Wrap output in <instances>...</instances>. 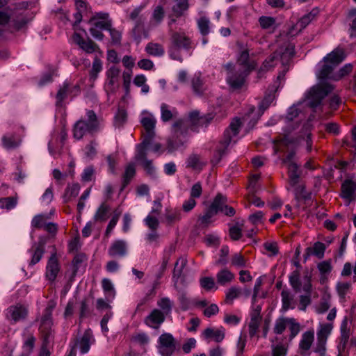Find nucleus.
Returning <instances> with one entry per match:
<instances>
[{
	"label": "nucleus",
	"mask_w": 356,
	"mask_h": 356,
	"mask_svg": "<svg viewBox=\"0 0 356 356\" xmlns=\"http://www.w3.org/2000/svg\"><path fill=\"white\" fill-rule=\"evenodd\" d=\"M294 187L295 196L297 200H299L300 197H301L304 200H309L312 199V193L306 192L305 185H296Z\"/></svg>",
	"instance_id": "nucleus-42"
},
{
	"label": "nucleus",
	"mask_w": 356,
	"mask_h": 356,
	"mask_svg": "<svg viewBox=\"0 0 356 356\" xmlns=\"http://www.w3.org/2000/svg\"><path fill=\"white\" fill-rule=\"evenodd\" d=\"M234 278V275L227 268L220 270L216 275L217 282L222 286L232 282Z\"/></svg>",
	"instance_id": "nucleus-29"
},
{
	"label": "nucleus",
	"mask_w": 356,
	"mask_h": 356,
	"mask_svg": "<svg viewBox=\"0 0 356 356\" xmlns=\"http://www.w3.org/2000/svg\"><path fill=\"white\" fill-rule=\"evenodd\" d=\"M122 62L123 66L126 67V70L122 73V88L124 91L122 100L125 101L127 98L131 99V67L134 66V61L131 56H124Z\"/></svg>",
	"instance_id": "nucleus-6"
},
{
	"label": "nucleus",
	"mask_w": 356,
	"mask_h": 356,
	"mask_svg": "<svg viewBox=\"0 0 356 356\" xmlns=\"http://www.w3.org/2000/svg\"><path fill=\"white\" fill-rule=\"evenodd\" d=\"M329 63H325L324 64L318 74V79L321 80H325L328 78V76L332 73L333 71L334 66L331 65Z\"/></svg>",
	"instance_id": "nucleus-53"
},
{
	"label": "nucleus",
	"mask_w": 356,
	"mask_h": 356,
	"mask_svg": "<svg viewBox=\"0 0 356 356\" xmlns=\"http://www.w3.org/2000/svg\"><path fill=\"white\" fill-rule=\"evenodd\" d=\"M102 70V65L101 60L95 58L92 63V70L90 71V78L92 79H96L97 77L98 73Z\"/></svg>",
	"instance_id": "nucleus-56"
},
{
	"label": "nucleus",
	"mask_w": 356,
	"mask_h": 356,
	"mask_svg": "<svg viewBox=\"0 0 356 356\" xmlns=\"http://www.w3.org/2000/svg\"><path fill=\"white\" fill-rule=\"evenodd\" d=\"M80 91L79 86L75 85L71 86L70 83L65 81L56 95V106H62L64 100H65L69 94L74 92V95H76Z\"/></svg>",
	"instance_id": "nucleus-12"
},
{
	"label": "nucleus",
	"mask_w": 356,
	"mask_h": 356,
	"mask_svg": "<svg viewBox=\"0 0 356 356\" xmlns=\"http://www.w3.org/2000/svg\"><path fill=\"white\" fill-rule=\"evenodd\" d=\"M47 238L44 236H40L38 242H34L29 252L31 254V259L29 262V266H34L38 264L43 257L45 250V244Z\"/></svg>",
	"instance_id": "nucleus-10"
},
{
	"label": "nucleus",
	"mask_w": 356,
	"mask_h": 356,
	"mask_svg": "<svg viewBox=\"0 0 356 356\" xmlns=\"http://www.w3.org/2000/svg\"><path fill=\"white\" fill-rule=\"evenodd\" d=\"M346 56L344 50L338 47L324 57L323 61L336 67L345 59Z\"/></svg>",
	"instance_id": "nucleus-18"
},
{
	"label": "nucleus",
	"mask_w": 356,
	"mask_h": 356,
	"mask_svg": "<svg viewBox=\"0 0 356 356\" xmlns=\"http://www.w3.org/2000/svg\"><path fill=\"white\" fill-rule=\"evenodd\" d=\"M110 211V207L105 202L102 203L94 216V220L101 222L106 221L108 218Z\"/></svg>",
	"instance_id": "nucleus-24"
},
{
	"label": "nucleus",
	"mask_w": 356,
	"mask_h": 356,
	"mask_svg": "<svg viewBox=\"0 0 356 356\" xmlns=\"http://www.w3.org/2000/svg\"><path fill=\"white\" fill-rule=\"evenodd\" d=\"M88 23L99 30H108L111 26L110 20H97L95 17L91 18Z\"/></svg>",
	"instance_id": "nucleus-44"
},
{
	"label": "nucleus",
	"mask_w": 356,
	"mask_h": 356,
	"mask_svg": "<svg viewBox=\"0 0 356 356\" xmlns=\"http://www.w3.org/2000/svg\"><path fill=\"white\" fill-rule=\"evenodd\" d=\"M288 319L289 318H280L277 320L274 327V332L275 334H280L285 330Z\"/></svg>",
	"instance_id": "nucleus-58"
},
{
	"label": "nucleus",
	"mask_w": 356,
	"mask_h": 356,
	"mask_svg": "<svg viewBox=\"0 0 356 356\" xmlns=\"http://www.w3.org/2000/svg\"><path fill=\"white\" fill-rule=\"evenodd\" d=\"M227 202V197L222 193H218L210 206L207 209L205 214L199 217V220L202 224L208 225L210 223L211 218L220 211L222 212L227 216H234L236 213V211L232 207L228 206Z\"/></svg>",
	"instance_id": "nucleus-1"
},
{
	"label": "nucleus",
	"mask_w": 356,
	"mask_h": 356,
	"mask_svg": "<svg viewBox=\"0 0 356 356\" xmlns=\"http://www.w3.org/2000/svg\"><path fill=\"white\" fill-rule=\"evenodd\" d=\"M185 143L186 141H184L179 138V136L178 138H177L175 134L174 133V135L172 137H170L167 139V150L169 153H172L179 147L183 146Z\"/></svg>",
	"instance_id": "nucleus-33"
},
{
	"label": "nucleus",
	"mask_w": 356,
	"mask_h": 356,
	"mask_svg": "<svg viewBox=\"0 0 356 356\" xmlns=\"http://www.w3.org/2000/svg\"><path fill=\"white\" fill-rule=\"evenodd\" d=\"M192 87L194 92L197 95H201L203 92L202 86L203 82L200 78V76H195L193 78L192 81Z\"/></svg>",
	"instance_id": "nucleus-61"
},
{
	"label": "nucleus",
	"mask_w": 356,
	"mask_h": 356,
	"mask_svg": "<svg viewBox=\"0 0 356 356\" xmlns=\"http://www.w3.org/2000/svg\"><path fill=\"white\" fill-rule=\"evenodd\" d=\"M289 282L296 293L300 291L302 284L300 280V272L298 270L292 272L289 276Z\"/></svg>",
	"instance_id": "nucleus-39"
},
{
	"label": "nucleus",
	"mask_w": 356,
	"mask_h": 356,
	"mask_svg": "<svg viewBox=\"0 0 356 356\" xmlns=\"http://www.w3.org/2000/svg\"><path fill=\"white\" fill-rule=\"evenodd\" d=\"M254 70L252 66L249 70H244L243 72L236 74H231L227 76V82L233 90L241 89L245 83V78Z\"/></svg>",
	"instance_id": "nucleus-11"
},
{
	"label": "nucleus",
	"mask_w": 356,
	"mask_h": 356,
	"mask_svg": "<svg viewBox=\"0 0 356 356\" xmlns=\"http://www.w3.org/2000/svg\"><path fill=\"white\" fill-rule=\"evenodd\" d=\"M17 198L14 197H7L0 199V208L10 210L13 209L17 204Z\"/></svg>",
	"instance_id": "nucleus-49"
},
{
	"label": "nucleus",
	"mask_w": 356,
	"mask_h": 356,
	"mask_svg": "<svg viewBox=\"0 0 356 356\" xmlns=\"http://www.w3.org/2000/svg\"><path fill=\"white\" fill-rule=\"evenodd\" d=\"M299 126V124L297 123L296 127H287L284 129V133L283 136L280 138L277 141L282 145L289 147L291 145H292L294 147H296L299 145L302 137H290V134L296 129Z\"/></svg>",
	"instance_id": "nucleus-17"
},
{
	"label": "nucleus",
	"mask_w": 356,
	"mask_h": 356,
	"mask_svg": "<svg viewBox=\"0 0 356 356\" xmlns=\"http://www.w3.org/2000/svg\"><path fill=\"white\" fill-rule=\"evenodd\" d=\"M188 8V0H176V3L172 7V11L177 17H179Z\"/></svg>",
	"instance_id": "nucleus-38"
},
{
	"label": "nucleus",
	"mask_w": 356,
	"mask_h": 356,
	"mask_svg": "<svg viewBox=\"0 0 356 356\" xmlns=\"http://www.w3.org/2000/svg\"><path fill=\"white\" fill-rule=\"evenodd\" d=\"M350 330L348 329V319L346 317L341 325V343L344 347L349 339Z\"/></svg>",
	"instance_id": "nucleus-43"
},
{
	"label": "nucleus",
	"mask_w": 356,
	"mask_h": 356,
	"mask_svg": "<svg viewBox=\"0 0 356 356\" xmlns=\"http://www.w3.org/2000/svg\"><path fill=\"white\" fill-rule=\"evenodd\" d=\"M299 168L296 162H291L288 164L289 183L292 187L296 186L300 181L302 172Z\"/></svg>",
	"instance_id": "nucleus-20"
},
{
	"label": "nucleus",
	"mask_w": 356,
	"mask_h": 356,
	"mask_svg": "<svg viewBox=\"0 0 356 356\" xmlns=\"http://www.w3.org/2000/svg\"><path fill=\"white\" fill-rule=\"evenodd\" d=\"M353 66L352 64H346L339 70L338 73L334 77V80H339L344 76L348 75L353 70Z\"/></svg>",
	"instance_id": "nucleus-55"
},
{
	"label": "nucleus",
	"mask_w": 356,
	"mask_h": 356,
	"mask_svg": "<svg viewBox=\"0 0 356 356\" xmlns=\"http://www.w3.org/2000/svg\"><path fill=\"white\" fill-rule=\"evenodd\" d=\"M92 337V335L90 330H87L85 331L79 341V348L81 353L85 354L89 351L90 347V339Z\"/></svg>",
	"instance_id": "nucleus-30"
},
{
	"label": "nucleus",
	"mask_w": 356,
	"mask_h": 356,
	"mask_svg": "<svg viewBox=\"0 0 356 356\" xmlns=\"http://www.w3.org/2000/svg\"><path fill=\"white\" fill-rule=\"evenodd\" d=\"M356 191V183L353 180L346 179L341 184V197L351 201L354 200V193Z\"/></svg>",
	"instance_id": "nucleus-21"
},
{
	"label": "nucleus",
	"mask_w": 356,
	"mask_h": 356,
	"mask_svg": "<svg viewBox=\"0 0 356 356\" xmlns=\"http://www.w3.org/2000/svg\"><path fill=\"white\" fill-rule=\"evenodd\" d=\"M72 40L74 43L87 54H92L98 49V45L91 39L85 40L79 33H74L72 35Z\"/></svg>",
	"instance_id": "nucleus-16"
},
{
	"label": "nucleus",
	"mask_w": 356,
	"mask_h": 356,
	"mask_svg": "<svg viewBox=\"0 0 356 356\" xmlns=\"http://www.w3.org/2000/svg\"><path fill=\"white\" fill-rule=\"evenodd\" d=\"M275 99L273 92L266 93L259 105V115H261Z\"/></svg>",
	"instance_id": "nucleus-40"
},
{
	"label": "nucleus",
	"mask_w": 356,
	"mask_h": 356,
	"mask_svg": "<svg viewBox=\"0 0 356 356\" xmlns=\"http://www.w3.org/2000/svg\"><path fill=\"white\" fill-rule=\"evenodd\" d=\"M200 284L202 289L211 291L215 286L214 279L211 277H203L200 280Z\"/></svg>",
	"instance_id": "nucleus-54"
},
{
	"label": "nucleus",
	"mask_w": 356,
	"mask_h": 356,
	"mask_svg": "<svg viewBox=\"0 0 356 356\" xmlns=\"http://www.w3.org/2000/svg\"><path fill=\"white\" fill-rule=\"evenodd\" d=\"M56 307V302L53 300L48 302L41 318L40 330L44 335V343H49L52 337L51 327L53 325L52 312Z\"/></svg>",
	"instance_id": "nucleus-4"
},
{
	"label": "nucleus",
	"mask_w": 356,
	"mask_h": 356,
	"mask_svg": "<svg viewBox=\"0 0 356 356\" xmlns=\"http://www.w3.org/2000/svg\"><path fill=\"white\" fill-rule=\"evenodd\" d=\"M314 339V332L312 331H307L302 334V338L300 342V348L303 350H308Z\"/></svg>",
	"instance_id": "nucleus-34"
},
{
	"label": "nucleus",
	"mask_w": 356,
	"mask_h": 356,
	"mask_svg": "<svg viewBox=\"0 0 356 356\" xmlns=\"http://www.w3.org/2000/svg\"><path fill=\"white\" fill-rule=\"evenodd\" d=\"M296 54L295 45L289 43L284 49L280 48L275 51L270 56V60H275L277 58H280L283 67L290 66L292 59Z\"/></svg>",
	"instance_id": "nucleus-8"
},
{
	"label": "nucleus",
	"mask_w": 356,
	"mask_h": 356,
	"mask_svg": "<svg viewBox=\"0 0 356 356\" xmlns=\"http://www.w3.org/2000/svg\"><path fill=\"white\" fill-rule=\"evenodd\" d=\"M148 147L147 146H136L137 154L135 159L147 175L153 176L155 168L153 165V161L147 157Z\"/></svg>",
	"instance_id": "nucleus-7"
},
{
	"label": "nucleus",
	"mask_w": 356,
	"mask_h": 356,
	"mask_svg": "<svg viewBox=\"0 0 356 356\" xmlns=\"http://www.w3.org/2000/svg\"><path fill=\"white\" fill-rule=\"evenodd\" d=\"M288 323L290 324V340L293 339L300 332V324L296 323L295 319L291 318L288 319Z\"/></svg>",
	"instance_id": "nucleus-59"
},
{
	"label": "nucleus",
	"mask_w": 356,
	"mask_h": 356,
	"mask_svg": "<svg viewBox=\"0 0 356 356\" xmlns=\"http://www.w3.org/2000/svg\"><path fill=\"white\" fill-rule=\"evenodd\" d=\"M232 264L238 267H245L246 261L242 254H235L232 256Z\"/></svg>",
	"instance_id": "nucleus-64"
},
{
	"label": "nucleus",
	"mask_w": 356,
	"mask_h": 356,
	"mask_svg": "<svg viewBox=\"0 0 356 356\" xmlns=\"http://www.w3.org/2000/svg\"><path fill=\"white\" fill-rule=\"evenodd\" d=\"M318 8H314L310 13L302 16L298 22L300 30L305 29L318 15Z\"/></svg>",
	"instance_id": "nucleus-31"
},
{
	"label": "nucleus",
	"mask_w": 356,
	"mask_h": 356,
	"mask_svg": "<svg viewBox=\"0 0 356 356\" xmlns=\"http://www.w3.org/2000/svg\"><path fill=\"white\" fill-rule=\"evenodd\" d=\"M159 350L162 356H171L176 349V341L171 334H162L159 339Z\"/></svg>",
	"instance_id": "nucleus-9"
},
{
	"label": "nucleus",
	"mask_w": 356,
	"mask_h": 356,
	"mask_svg": "<svg viewBox=\"0 0 356 356\" xmlns=\"http://www.w3.org/2000/svg\"><path fill=\"white\" fill-rule=\"evenodd\" d=\"M145 51L149 55L154 56H161L164 54V49L159 43L149 42L145 47Z\"/></svg>",
	"instance_id": "nucleus-35"
},
{
	"label": "nucleus",
	"mask_w": 356,
	"mask_h": 356,
	"mask_svg": "<svg viewBox=\"0 0 356 356\" xmlns=\"http://www.w3.org/2000/svg\"><path fill=\"white\" fill-rule=\"evenodd\" d=\"M80 191V186L79 184H73L69 185L65 189L64 194V200L65 202H68L72 198L75 197L78 195Z\"/></svg>",
	"instance_id": "nucleus-37"
},
{
	"label": "nucleus",
	"mask_w": 356,
	"mask_h": 356,
	"mask_svg": "<svg viewBox=\"0 0 356 356\" xmlns=\"http://www.w3.org/2000/svg\"><path fill=\"white\" fill-rule=\"evenodd\" d=\"M97 146V143L95 140H90V143L86 145L85 147V156L87 159H93L96 156L97 152L96 147Z\"/></svg>",
	"instance_id": "nucleus-46"
},
{
	"label": "nucleus",
	"mask_w": 356,
	"mask_h": 356,
	"mask_svg": "<svg viewBox=\"0 0 356 356\" xmlns=\"http://www.w3.org/2000/svg\"><path fill=\"white\" fill-rule=\"evenodd\" d=\"M28 315V309L20 304L10 306L7 309V318L15 323L24 320Z\"/></svg>",
	"instance_id": "nucleus-15"
},
{
	"label": "nucleus",
	"mask_w": 356,
	"mask_h": 356,
	"mask_svg": "<svg viewBox=\"0 0 356 356\" xmlns=\"http://www.w3.org/2000/svg\"><path fill=\"white\" fill-rule=\"evenodd\" d=\"M86 120L80 119L73 127V136L81 140L86 134H94L99 130V122L95 113L92 110L86 111Z\"/></svg>",
	"instance_id": "nucleus-2"
},
{
	"label": "nucleus",
	"mask_w": 356,
	"mask_h": 356,
	"mask_svg": "<svg viewBox=\"0 0 356 356\" xmlns=\"http://www.w3.org/2000/svg\"><path fill=\"white\" fill-rule=\"evenodd\" d=\"M325 249L326 246L323 243L317 241L312 247V254L318 259H322L324 257Z\"/></svg>",
	"instance_id": "nucleus-45"
},
{
	"label": "nucleus",
	"mask_w": 356,
	"mask_h": 356,
	"mask_svg": "<svg viewBox=\"0 0 356 356\" xmlns=\"http://www.w3.org/2000/svg\"><path fill=\"white\" fill-rule=\"evenodd\" d=\"M203 335L205 339L213 338L215 341L218 343L222 341L225 338L224 332L220 330H214L213 328L211 327H207V329H205L203 332Z\"/></svg>",
	"instance_id": "nucleus-32"
},
{
	"label": "nucleus",
	"mask_w": 356,
	"mask_h": 356,
	"mask_svg": "<svg viewBox=\"0 0 356 356\" xmlns=\"http://www.w3.org/2000/svg\"><path fill=\"white\" fill-rule=\"evenodd\" d=\"M350 287L348 282H339L337 285V290L339 297L342 299L345 298V296Z\"/></svg>",
	"instance_id": "nucleus-63"
},
{
	"label": "nucleus",
	"mask_w": 356,
	"mask_h": 356,
	"mask_svg": "<svg viewBox=\"0 0 356 356\" xmlns=\"http://www.w3.org/2000/svg\"><path fill=\"white\" fill-rule=\"evenodd\" d=\"M333 90L334 87L327 83H321L314 86L306 95L307 105L311 108H316L322 104L323 99Z\"/></svg>",
	"instance_id": "nucleus-3"
},
{
	"label": "nucleus",
	"mask_w": 356,
	"mask_h": 356,
	"mask_svg": "<svg viewBox=\"0 0 356 356\" xmlns=\"http://www.w3.org/2000/svg\"><path fill=\"white\" fill-rule=\"evenodd\" d=\"M187 167L192 168L193 169L200 168L202 169L206 163H201L200 162V156L197 154H191L188 159Z\"/></svg>",
	"instance_id": "nucleus-51"
},
{
	"label": "nucleus",
	"mask_w": 356,
	"mask_h": 356,
	"mask_svg": "<svg viewBox=\"0 0 356 356\" xmlns=\"http://www.w3.org/2000/svg\"><path fill=\"white\" fill-rule=\"evenodd\" d=\"M172 39L173 44L178 48L189 49L191 47V40L186 36L175 33Z\"/></svg>",
	"instance_id": "nucleus-26"
},
{
	"label": "nucleus",
	"mask_w": 356,
	"mask_h": 356,
	"mask_svg": "<svg viewBox=\"0 0 356 356\" xmlns=\"http://www.w3.org/2000/svg\"><path fill=\"white\" fill-rule=\"evenodd\" d=\"M128 252V245L123 240L113 241L108 250V254L113 258H122L125 257Z\"/></svg>",
	"instance_id": "nucleus-14"
},
{
	"label": "nucleus",
	"mask_w": 356,
	"mask_h": 356,
	"mask_svg": "<svg viewBox=\"0 0 356 356\" xmlns=\"http://www.w3.org/2000/svg\"><path fill=\"white\" fill-rule=\"evenodd\" d=\"M187 261L185 259L179 258L175 263L173 270V278L178 279L181 277L184 268L186 266Z\"/></svg>",
	"instance_id": "nucleus-48"
},
{
	"label": "nucleus",
	"mask_w": 356,
	"mask_h": 356,
	"mask_svg": "<svg viewBox=\"0 0 356 356\" xmlns=\"http://www.w3.org/2000/svg\"><path fill=\"white\" fill-rule=\"evenodd\" d=\"M102 286L106 294L107 302L111 301L115 296V291L111 281L108 278H104L102 281Z\"/></svg>",
	"instance_id": "nucleus-28"
},
{
	"label": "nucleus",
	"mask_w": 356,
	"mask_h": 356,
	"mask_svg": "<svg viewBox=\"0 0 356 356\" xmlns=\"http://www.w3.org/2000/svg\"><path fill=\"white\" fill-rule=\"evenodd\" d=\"M327 340L325 337H317L316 346L315 348V352L320 354V356H325V344Z\"/></svg>",
	"instance_id": "nucleus-60"
},
{
	"label": "nucleus",
	"mask_w": 356,
	"mask_h": 356,
	"mask_svg": "<svg viewBox=\"0 0 356 356\" xmlns=\"http://www.w3.org/2000/svg\"><path fill=\"white\" fill-rule=\"evenodd\" d=\"M48 217L44 214L35 216L31 220V227L35 229L44 228Z\"/></svg>",
	"instance_id": "nucleus-41"
},
{
	"label": "nucleus",
	"mask_w": 356,
	"mask_h": 356,
	"mask_svg": "<svg viewBox=\"0 0 356 356\" xmlns=\"http://www.w3.org/2000/svg\"><path fill=\"white\" fill-rule=\"evenodd\" d=\"M282 307V310L284 312L287 311L290 308L291 302L293 300V297L287 290H283L281 293Z\"/></svg>",
	"instance_id": "nucleus-50"
},
{
	"label": "nucleus",
	"mask_w": 356,
	"mask_h": 356,
	"mask_svg": "<svg viewBox=\"0 0 356 356\" xmlns=\"http://www.w3.org/2000/svg\"><path fill=\"white\" fill-rule=\"evenodd\" d=\"M134 177V164L130 163L126 168L122 177V186L121 190H123L131 181Z\"/></svg>",
	"instance_id": "nucleus-47"
},
{
	"label": "nucleus",
	"mask_w": 356,
	"mask_h": 356,
	"mask_svg": "<svg viewBox=\"0 0 356 356\" xmlns=\"http://www.w3.org/2000/svg\"><path fill=\"white\" fill-rule=\"evenodd\" d=\"M197 24L202 35H207L209 33V20L206 17H200Z\"/></svg>",
	"instance_id": "nucleus-52"
},
{
	"label": "nucleus",
	"mask_w": 356,
	"mask_h": 356,
	"mask_svg": "<svg viewBox=\"0 0 356 356\" xmlns=\"http://www.w3.org/2000/svg\"><path fill=\"white\" fill-rule=\"evenodd\" d=\"M2 143L6 149H14L19 146L20 140L15 134H6L2 137Z\"/></svg>",
	"instance_id": "nucleus-27"
},
{
	"label": "nucleus",
	"mask_w": 356,
	"mask_h": 356,
	"mask_svg": "<svg viewBox=\"0 0 356 356\" xmlns=\"http://www.w3.org/2000/svg\"><path fill=\"white\" fill-rule=\"evenodd\" d=\"M249 51L248 49H245L240 53L238 58H237V63L238 65L243 66L245 70H249L252 66L255 70L257 67V63L254 60L249 62Z\"/></svg>",
	"instance_id": "nucleus-25"
},
{
	"label": "nucleus",
	"mask_w": 356,
	"mask_h": 356,
	"mask_svg": "<svg viewBox=\"0 0 356 356\" xmlns=\"http://www.w3.org/2000/svg\"><path fill=\"white\" fill-rule=\"evenodd\" d=\"M60 270V266L58 261L56 252H53L49 257L46 266L45 277L51 282H54Z\"/></svg>",
	"instance_id": "nucleus-13"
},
{
	"label": "nucleus",
	"mask_w": 356,
	"mask_h": 356,
	"mask_svg": "<svg viewBox=\"0 0 356 356\" xmlns=\"http://www.w3.org/2000/svg\"><path fill=\"white\" fill-rule=\"evenodd\" d=\"M229 254L228 246H223L220 250V258L216 261V264L218 266H225L227 263V257Z\"/></svg>",
	"instance_id": "nucleus-62"
},
{
	"label": "nucleus",
	"mask_w": 356,
	"mask_h": 356,
	"mask_svg": "<svg viewBox=\"0 0 356 356\" xmlns=\"http://www.w3.org/2000/svg\"><path fill=\"white\" fill-rule=\"evenodd\" d=\"M120 73V70L115 66L111 67L106 72L108 86L111 90H114L115 88V86L118 81Z\"/></svg>",
	"instance_id": "nucleus-23"
},
{
	"label": "nucleus",
	"mask_w": 356,
	"mask_h": 356,
	"mask_svg": "<svg viewBox=\"0 0 356 356\" xmlns=\"http://www.w3.org/2000/svg\"><path fill=\"white\" fill-rule=\"evenodd\" d=\"M86 260V256L84 254H76L73 260V275H75L78 271V269L80 266V264Z\"/></svg>",
	"instance_id": "nucleus-57"
},
{
	"label": "nucleus",
	"mask_w": 356,
	"mask_h": 356,
	"mask_svg": "<svg viewBox=\"0 0 356 356\" xmlns=\"http://www.w3.org/2000/svg\"><path fill=\"white\" fill-rule=\"evenodd\" d=\"M165 321L164 312L154 309L145 319V323L149 326L157 328Z\"/></svg>",
	"instance_id": "nucleus-19"
},
{
	"label": "nucleus",
	"mask_w": 356,
	"mask_h": 356,
	"mask_svg": "<svg viewBox=\"0 0 356 356\" xmlns=\"http://www.w3.org/2000/svg\"><path fill=\"white\" fill-rule=\"evenodd\" d=\"M172 129L177 138L179 136H186L188 133V127L185 124L184 119H178L172 124Z\"/></svg>",
	"instance_id": "nucleus-36"
},
{
	"label": "nucleus",
	"mask_w": 356,
	"mask_h": 356,
	"mask_svg": "<svg viewBox=\"0 0 356 356\" xmlns=\"http://www.w3.org/2000/svg\"><path fill=\"white\" fill-rule=\"evenodd\" d=\"M8 0H0V9L6 6ZM11 19V15L8 12V9L0 10V37L4 33V27L8 24Z\"/></svg>",
	"instance_id": "nucleus-22"
},
{
	"label": "nucleus",
	"mask_w": 356,
	"mask_h": 356,
	"mask_svg": "<svg viewBox=\"0 0 356 356\" xmlns=\"http://www.w3.org/2000/svg\"><path fill=\"white\" fill-rule=\"evenodd\" d=\"M140 124L143 127L141 131L142 141L137 146L149 147L156 136V120L152 116L143 117L140 120Z\"/></svg>",
	"instance_id": "nucleus-5"
}]
</instances>
